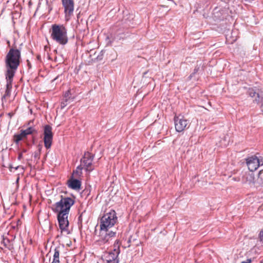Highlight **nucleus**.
<instances>
[{
  "label": "nucleus",
  "instance_id": "1",
  "mask_svg": "<svg viewBox=\"0 0 263 263\" xmlns=\"http://www.w3.org/2000/svg\"><path fill=\"white\" fill-rule=\"evenodd\" d=\"M21 60V51L16 48H10L5 58V65L7 68L5 76L14 77Z\"/></svg>",
  "mask_w": 263,
  "mask_h": 263
},
{
  "label": "nucleus",
  "instance_id": "2",
  "mask_svg": "<svg viewBox=\"0 0 263 263\" xmlns=\"http://www.w3.org/2000/svg\"><path fill=\"white\" fill-rule=\"evenodd\" d=\"M50 32L51 38L57 43L63 45L67 43L68 38L67 29L63 25L53 24Z\"/></svg>",
  "mask_w": 263,
  "mask_h": 263
},
{
  "label": "nucleus",
  "instance_id": "3",
  "mask_svg": "<svg viewBox=\"0 0 263 263\" xmlns=\"http://www.w3.org/2000/svg\"><path fill=\"white\" fill-rule=\"evenodd\" d=\"M75 203L74 197H63L61 200L52 205V210L55 213L69 214L71 207Z\"/></svg>",
  "mask_w": 263,
  "mask_h": 263
},
{
  "label": "nucleus",
  "instance_id": "4",
  "mask_svg": "<svg viewBox=\"0 0 263 263\" xmlns=\"http://www.w3.org/2000/svg\"><path fill=\"white\" fill-rule=\"evenodd\" d=\"M118 222L117 213L114 210L106 211L100 219L101 230L109 229Z\"/></svg>",
  "mask_w": 263,
  "mask_h": 263
},
{
  "label": "nucleus",
  "instance_id": "5",
  "mask_svg": "<svg viewBox=\"0 0 263 263\" xmlns=\"http://www.w3.org/2000/svg\"><path fill=\"white\" fill-rule=\"evenodd\" d=\"M117 231H109L107 230H101L99 238L97 240L100 246H107L115 238Z\"/></svg>",
  "mask_w": 263,
  "mask_h": 263
},
{
  "label": "nucleus",
  "instance_id": "6",
  "mask_svg": "<svg viewBox=\"0 0 263 263\" xmlns=\"http://www.w3.org/2000/svg\"><path fill=\"white\" fill-rule=\"evenodd\" d=\"M120 243L119 240L116 239L114 244L113 251L105 252L104 254V260L107 263H118V255L120 253Z\"/></svg>",
  "mask_w": 263,
  "mask_h": 263
},
{
  "label": "nucleus",
  "instance_id": "7",
  "mask_svg": "<svg viewBox=\"0 0 263 263\" xmlns=\"http://www.w3.org/2000/svg\"><path fill=\"white\" fill-rule=\"evenodd\" d=\"M94 158V155L87 152L85 153L83 158L81 160V165L77 167V169L82 170L84 168L86 171L91 172L94 168L92 166V163Z\"/></svg>",
  "mask_w": 263,
  "mask_h": 263
},
{
  "label": "nucleus",
  "instance_id": "8",
  "mask_svg": "<svg viewBox=\"0 0 263 263\" xmlns=\"http://www.w3.org/2000/svg\"><path fill=\"white\" fill-rule=\"evenodd\" d=\"M174 122L175 129L178 132H183L186 129H187L190 125V122L189 120L181 115L175 116Z\"/></svg>",
  "mask_w": 263,
  "mask_h": 263
},
{
  "label": "nucleus",
  "instance_id": "9",
  "mask_svg": "<svg viewBox=\"0 0 263 263\" xmlns=\"http://www.w3.org/2000/svg\"><path fill=\"white\" fill-rule=\"evenodd\" d=\"M62 6L64 8L65 18L68 21L73 15L74 9V0H61Z\"/></svg>",
  "mask_w": 263,
  "mask_h": 263
},
{
  "label": "nucleus",
  "instance_id": "10",
  "mask_svg": "<svg viewBox=\"0 0 263 263\" xmlns=\"http://www.w3.org/2000/svg\"><path fill=\"white\" fill-rule=\"evenodd\" d=\"M43 136L45 147L47 149L50 148L52 144L53 134L52 132V127L49 125L44 126Z\"/></svg>",
  "mask_w": 263,
  "mask_h": 263
},
{
  "label": "nucleus",
  "instance_id": "11",
  "mask_svg": "<svg viewBox=\"0 0 263 263\" xmlns=\"http://www.w3.org/2000/svg\"><path fill=\"white\" fill-rule=\"evenodd\" d=\"M69 214L57 213V218L59 222V228L62 232H65L69 233L68 227L69 221L68 219Z\"/></svg>",
  "mask_w": 263,
  "mask_h": 263
},
{
  "label": "nucleus",
  "instance_id": "12",
  "mask_svg": "<svg viewBox=\"0 0 263 263\" xmlns=\"http://www.w3.org/2000/svg\"><path fill=\"white\" fill-rule=\"evenodd\" d=\"M6 80V88L4 94L2 96V101L3 103L6 102L11 95V91L12 87V82L14 77L5 76Z\"/></svg>",
  "mask_w": 263,
  "mask_h": 263
},
{
  "label": "nucleus",
  "instance_id": "13",
  "mask_svg": "<svg viewBox=\"0 0 263 263\" xmlns=\"http://www.w3.org/2000/svg\"><path fill=\"white\" fill-rule=\"evenodd\" d=\"M246 163L249 170L251 172L257 170L260 165L259 159L255 156H251L246 159Z\"/></svg>",
  "mask_w": 263,
  "mask_h": 263
},
{
  "label": "nucleus",
  "instance_id": "14",
  "mask_svg": "<svg viewBox=\"0 0 263 263\" xmlns=\"http://www.w3.org/2000/svg\"><path fill=\"white\" fill-rule=\"evenodd\" d=\"M73 100V98L71 97L70 90H68L63 96V98L61 103V108L63 109Z\"/></svg>",
  "mask_w": 263,
  "mask_h": 263
},
{
  "label": "nucleus",
  "instance_id": "15",
  "mask_svg": "<svg viewBox=\"0 0 263 263\" xmlns=\"http://www.w3.org/2000/svg\"><path fill=\"white\" fill-rule=\"evenodd\" d=\"M67 184L69 187L73 190H78L81 187V182L78 179L71 178L68 180Z\"/></svg>",
  "mask_w": 263,
  "mask_h": 263
},
{
  "label": "nucleus",
  "instance_id": "16",
  "mask_svg": "<svg viewBox=\"0 0 263 263\" xmlns=\"http://www.w3.org/2000/svg\"><path fill=\"white\" fill-rule=\"evenodd\" d=\"M26 139L27 136L23 129H22L20 130V133L19 134H16L13 135L12 140L16 144H18L21 141Z\"/></svg>",
  "mask_w": 263,
  "mask_h": 263
},
{
  "label": "nucleus",
  "instance_id": "17",
  "mask_svg": "<svg viewBox=\"0 0 263 263\" xmlns=\"http://www.w3.org/2000/svg\"><path fill=\"white\" fill-rule=\"evenodd\" d=\"M242 182L244 183L250 184L254 182V176L252 174L246 173L242 177Z\"/></svg>",
  "mask_w": 263,
  "mask_h": 263
},
{
  "label": "nucleus",
  "instance_id": "18",
  "mask_svg": "<svg viewBox=\"0 0 263 263\" xmlns=\"http://www.w3.org/2000/svg\"><path fill=\"white\" fill-rule=\"evenodd\" d=\"M2 243L4 245L5 247L8 248L9 250L13 249L12 242L7 238L3 237Z\"/></svg>",
  "mask_w": 263,
  "mask_h": 263
},
{
  "label": "nucleus",
  "instance_id": "19",
  "mask_svg": "<svg viewBox=\"0 0 263 263\" xmlns=\"http://www.w3.org/2000/svg\"><path fill=\"white\" fill-rule=\"evenodd\" d=\"M248 94L252 98L255 97V96H256L255 101L257 102H259V95L258 93H257L253 88H250L249 89Z\"/></svg>",
  "mask_w": 263,
  "mask_h": 263
},
{
  "label": "nucleus",
  "instance_id": "20",
  "mask_svg": "<svg viewBox=\"0 0 263 263\" xmlns=\"http://www.w3.org/2000/svg\"><path fill=\"white\" fill-rule=\"evenodd\" d=\"M26 136L37 133V130L33 126H30L26 129H23Z\"/></svg>",
  "mask_w": 263,
  "mask_h": 263
},
{
  "label": "nucleus",
  "instance_id": "21",
  "mask_svg": "<svg viewBox=\"0 0 263 263\" xmlns=\"http://www.w3.org/2000/svg\"><path fill=\"white\" fill-rule=\"evenodd\" d=\"M59 256H60V251L58 249L55 248L54 249V253L53 254V261H60Z\"/></svg>",
  "mask_w": 263,
  "mask_h": 263
},
{
  "label": "nucleus",
  "instance_id": "22",
  "mask_svg": "<svg viewBox=\"0 0 263 263\" xmlns=\"http://www.w3.org/2000/svg\"><path fill=\"white\" fill-rule=\"evenodd\" d=\"M38 147H39L38 151L36 152H35L34 154V158L37 160L40 159L41 152V149H42V146L39 145Z\"/></svg>",
  "mask_w": 263,
  "mask_h": 263
},
{
  "label": "nucleus",
  "instance_id": "23",
  "mask_svg": "<svg viewBox=\"0 0 263 263\" xmlns=\"http://www.w3.org/2000/svg\"><path fill=\"white\" fill-rule=\"evenodd\" d=\"M263 171H260L258 173V181L261 185H263Z\"/></svg>",
  "mask_w": 263,
  "mask_h": 263
},
{
  "label": "nucleus",
  "instance_id": "24",
  "mask_svg": "<svg viewBox=\"0 0 263 263\" xmlns=\"http://www.w3.org/2000/svg\"><path fill=\"white\" fill-rule=\"evenodd\" d=\"M259 238L260 241H263V230L260 231L259 234Z\"/></svg>",
  "mask_w": 263,
  "mask_h": 263
},
{
  "label": "nucleus",
  "instance_id": "25",
  "mask_svg": "<svg viewBox=\"0 0 263 263\" xmlns=\"http://www.w3.org/2000/svg\"><path fill=\"white\" fill-rule=\"evenodd\" d=\"M252 262V260L251 259H247L246 261H243L240 263H251Z\"/></svg>",
  "mask_w": 263,
  "mask_h": 263
},
{
  "label": "nucleus",
  "instance_id": "26",
  "mask_svg": "<svg viewBox=\"0 0 263 263\" xmlns=\"http://www.w3.org/2000/svg\"><path fill=\"white\" fill-rule=\"evenodd\" d=\"M23 158V153H20L19 154H18V159L19 160H21Z\"/></svg>",
  "mask_w": 263,
  "mask_h": 263
},
{
  "label": "nucleus",
  "instance_id": "27",
  "mask_svg": "<svg viewBox=\"0 0 263 263\" xmlns=\"http://www.w3.org/2000/svg\"><path fill=\"white\" fill-rule=\"evenodd\" d=\"M32 122H33V121H32V120L29 121L28 122V125H30V123H32Z\"/></svg>",
  "mask_w": 263,
  "mask_h": 263
},
{
  "label": "nucleus",
  "instance_id": "28",
  "mask_svg": "<svg viewBox=\"0 0 263 263\" xmlns=\"http://www.w3.org/2000/svg\"><path fill=\"white\" fill-rule=\"evenodd\" d=\"M37 59H38V60H40V59H41V56H40V55H38L37 56Z\"/></svg>",
  "mask_w": 263,
  "mask_h": 263
},
{
  "label": "nucleus",
  "instance_id": "29",
  "mask_svg": "<svg viewBox=\"0 0 263 263\" xmlns=\"http://www.w3.org/2000/svg\"><path fill=\"white\" fill-rule=\"evenodd\" d=\"M51 263H60V261H52Z\"/></svg>",
  "mask_w": 263,
  "mask_h": 263
},
{
  "label": "nucleus",
  "instance_id": "30",
  "mask_svg": "<svg viewBox=\"0 0 263 263\" xmlns=\"http://www.w3.org/2000/svg\"><path fill=\"white\" fill-rule=\"evenodd\" d=\"M27 62H29V61H28V60H27ZM28 66L30 67V63H28Z\"/></svg>",
  "mask_w": 263,
  "mask_h": 263
},
{
  "label": "nucleus",
  "instance_id": "31",
  "mask_svg": "<svg viewBox=\"0 0 263 263\" xmlns=\"http://www.w3.org/2000/svg\"><path fill=\"white\" fill-rule=\"evenodd\" d=\"M23 152L25 153V152H26V151L25 149H24V150L23 151Z\"/></svg>",
  "mask_w": 263,
  "mask_h": 263
},
{
  "label": "nucleus",
  "instance_id": "32",
  "mask_svg": "<svg viewBox=\"0 0 263 263\" xmlns=\"http://www.w3.org/2000/svg\"><path fill=\"white\" fill-rule=\"evenodd\" d=\"M260 263H263V260H261Z\"/></svg>",
  "mask_w": 263,
  "mask_h": 263
}]
</instances>
